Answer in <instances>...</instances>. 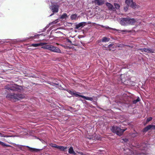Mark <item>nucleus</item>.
Returning a JSON list of instances; mask_svg holds the SVG:
<instances>
[{
	"label": "nucleus",
	"mask_w": 155,
	"mask_h": 155,
	"mask_svg": "<svg viewBox=\"0 0 155 155\" xmlns=\"http://www.w3.org/2000/svg\"><path fill=\"white\" fill-rule=\"evenodd\" d=\"M94 3L96 5L101 6L104 3V0H94Z\"/></svg>",
	"instance_id": "16"
},
{
	"label": "nucleus",
	"mask_w": 155,
	"mask_h": 155,
	"mask_svg": "<svg viewBox=\"0 0 155 155\" xmlns=\"http://www.w3.org/2000/svg\"><path fill=\"white\" fill-rule=\"evenodd\" d=\"M110 129L111 131L119 136L123 135L124 132L127 130V128L122 129L119 126L113 125L110 126Z\"/></svg>",
	"instance_id": "3"
},
{
	"label": "nucleus",
	"mask_w": 155,
	"mask_h": 155,
	"mask_svg": "<svg viewBox=\"0 0 155 155\" xmlns=\"http://www.w3.org/2000/svg\"><path fill=\"white\" fill-rule=\"evenodd\" d=\"M146 48H141L139 49L142 52H145L146 50Z\"/></svg>",
	"instance_id": "38"
},
{
	"label": "nucleus",
	"mask_w": 155,
	"mask_h": 155,
	"mask_svg": "<svg viewBox=\"0 0 155 155\" xmlns=\"http://www.w3.org/2000/svg\"><path fill=\"white\" fill-rule=\"evenodd\" d=\"M67 42H69V43H70L71 44H72V41L69 39H68L67 40Z\"/></svg>",
	"instance_id": "42"
},
{
	"label": "nucleus",
	"mask_w": 155,
	"mask_h": 155,
	"mask_svg": "<svg viewBox=\"0 0 155 155\" xmlns=\"http://www.w3.org/2000/svg\"><path fill=\"white\" fill-rule=\"evenodd\" d=\"M136 22V19L133 18H131L128 17V25H134Z\"/></svg>",
	"instance_id": "14"
},
{
	"label": "nucleus",
	"mask_w": 155,
	"mask_h": 155,
	"mask_svg": "<svg viewBox=\"0 0 155 155\" xmlns=\"http://www.w3.org/2000/svg\"><path fill=\"white\" fill-rule=\"evenodd\" d=\"M0 145L3 147H8V146L4 143L0 141Z\"/></svg>",
	"instance_id": "35"
},
{
	"label": "nucleus",
	"mask_w": 155,
	"mask_h": 155,
	"mask_svg": "<svg viewBox=\"0 0 155 155\" xmlns=\"http://www.w3.org/2000/svg\"><path fill=\"white\" fill-rule=\"evenodd\" d=\"M147 143H136L134 145V148L133 150L129 148L124 149V153L127 155H155L153 153H148L146 154L144 153V150L148 147Z\"/></svg>",
	"instance_id": "1"
},
{
	"label": "nucleus",
	"mask_w": 155,
	"mask_h": 155,
	"mask_svg": "<svg viewBox=\"0 0 155 155\" xmlns=\"http://www.w3.org/2000/svg\"><path fill=\"white\" fill-rule=\"evenodd\" d=\"M114 45V44H109L108 45V48H110L113 45Z\"/></svg>",
	"instance_id": "43"
},
{
	"label": "nucleus",
	"mask_w": 155,
	"mask_h": 155,
	"mask_svg": "<svg viewBox=\"0 0 155 155\" xmlns=\"http://www.w3.org/2000/svg\"><path fill=\"white\" fill-rule=\"evenodd\" d=\"M152 119V118L151 117H150L147 118L146 120V123L147 124Z\"/></svg>",
	"instance_id": "36"
},
{
	"label": "nucleus",
	"mask_w": 155,
	"mask_h": 155,
	"mask_svg": "<svg viewBox=\"0 0 155 155\" xmlns=\"http://www.w3.org/2000/svg\"><path fill=\"white\" fill-rule=\"evenodd\" d=\"M50 84L52 86H58L62 88L61 86V85H59V83H54L53 82H50Z\"/></svg>",
	"instance_id": "28"
},
{
	"label": "nucleus",
	"mask_w": 155,
	"mask_h": 155,
	"mask_svg": "<svg viewBox=\"0 0 155 155\" xmlns=\"http://www.w3.org/2000/svg\"><path fill=\"white\" fill-rule=\"evenodd\" d=\"M106 5L109 10L113 11H115V8L110 3L107 2L106 3Z\"/></svg>",
	"instance_id": "15"
},
{
	"label": "nucleus",
	"mask_w": 155,
	"mask_h": 155,
	"mask_svg": "<svg viewBox=\"0 0 155 155\" xmlns=\"http://www.w3.org/2000/svg\"><path fill=\"white\" fill-rule=\"evenodd\" d=\"M3 16V15L1 13H0V17H2Z\"/></svg>",
	"instance_id": "45"
},
{
	"label": "nucleus",
	"mask_w": 155,
	"mask_h": 155,
	"mask_svg": "<svg viewBox=\"0 0 155 155\" xmlns=\"http://www.w3.org/2000/svg\"><path fill=\"white\" fill-rule=\"evenodd\" d=\"M77 17V15L76 14H73L71 16L70 18L72 20H75Z\"/></svg>",
	"instance_id": "27"
},
{
	"label": "nucleus",
	"mask_w": 155,
	"mask_h": 155,
	"mask_svg": "<svg viewBox=\"0 0 155 155\" xmlns=\"http://www.w3.org/2000/svg\"><path fill=\"white\" fill-rule=\"evenodd\" d=\"M58 146L59 145H53V146H52V147L56 148L58 149Z\"/></svg>",
	"instance_id": "41"
},
{
	"label": "nucleus",
	"mask_w": 155,
	"mask_h": 155,
	"mask_svg": "<svg viewBox=\"0 0 155 155\" xmlns=\"http://www.w3.org/2000/svg\"><path fill=\"white\" fill-rule=\"evenodd\" d=\"M45 35H44L43 34L35 35L34 36H30L29 38H27L25 39V40H27L29 39L33 40L35 39H39L40 36H45Z\"/></svg>",
	"instance_id": "13"
},
{
	"label": "nucleus",
	"mask_w": 155,
	"mask_h": 155,
	"mask_svg": "<svg viewBox=\"0 0 155 155\" xmlns=\"http://www.w3.org/2000/svg\"><path fill=\"white\" fill-rule=\"evenodd\" d=\"M123 76H124V75H122L121 76V82L123 83L124 84H126V79L124 78H122L123 77Z\"/></svg>",
	"instance_id": "34"
},
{
	"label": "nucleus",
	"mask_w": 155,
	"mask_h": 155,
	"mask_svg": "<svg viewBox=\"0 0 155 155\" xmlns=\"http://www.w3.org/2000/svg\"><path fill=\"white\" fill-rule=\"evenodd\" d=\"M133 2V0H126L125 3L128 6Z\"/></svg>",
	"instance_id": "32"
},
{
	"label": "nucleus",
	"mask_w": 155,
	"mask_h": 155,
	"mask_svg": "<svg viewBox=\"0 0 155 155\" xmlns=\"http://www.w3.org/2000/svg\"><path fill=\"white\" fill-rule=\"evenodd\" d=\"M0 136L1 137H12L11 136H5L4 135V134L1 133H0Z\"/></svg>",
	"instance_id": "37"
},
{
	"label": "nucleus",
	"mask_w": 155,
	"mask_h": 155,
	"mask_svg": "<svg viewBox=\"0 0 155 155\" xmlns=\"http://www.w3.org/2000/svg\"><path fill=\"white\" fill-rule=\"evenodd\" d=\"M99 25L101 26L102 28H105L106 29L116 31H117V32L119 33H120L122 32H126L127 31V30H120L117 29L115 28H110L108 26H104L103 25Z\"/></svg>",
	"instance_id": "8"
},
{
	"label": "nucleus",
	"mask_w": 155,
	"mask_h": 155,
	"mask_svg": "<svg viewBox=\"0 0 155 155\" xmlns=\"http://www.w3.org/2000/svg\"><path fill=\"white\" fill-rule=\"evenodd\" d=\"M68 153L71 154H73L74 155H76V153L74 150L73 148L72 147H71L68 150Z\"/></svg>",
	"instance_id": "21"
},
{
	"label": "nucleus",
	"mask_w": 155,
	"mask_h": 155,
	"mask_svg": "<svg viewBox=\"0 0 155 155\" xmlns=\"http://www.w3.org/2000/svg\"><path fill=\"white\" fill-rule=\"evenodd\" d=\"M140 98L138 97H137V99L136 100H134L133 101V104H136L137 102L140 101Z\"/></svg>",
	"instance_id": "30"
},
{
	"label": "nucleus",
	"mask_w": 155,
	"mask_h": 155,
	"mask_svg": "<svg viewBox=\"0 0 155 155\" xmlns=\"http://www.w3.org/2000/svg\"><path fill=\"white\" fill-rule=\"evenodd\" d=\"M48 27H49V25H47L46 26L45 28H44L42 29V31L43 32L45 31L46 29L47 28H48Z\"/></svg>",
	"instance_id": "40"
},
{
	"label": "nucleus",
	"mask_w": 155,
	"mask_h": 155,
	"mask_svg": "<svg viewBox=\"0 0 155 155\" xmlns=\"http://www.w3.org/2000/svg\"><path fill=\"white\" fill-rule=\"evenodd\" d=\"M17 41H18L17 39H0V44H2L5 43L15 44L17 42Z\"/></svg>",
	"instance_id": "7"
},
{
	"label": "nucleus",
	"mask_w": 155,
	"mask_h": 155,
	"mask_svg": "<svg viewBox=\"0 0 155 155\" xmlns=\"http://www.w3.org/2000/svg\"><path fill=\"white\" fill-rule=\"evenodd\" d=\"M121 142L124 143H128L129 142V140L127 138H123L121 140Z\"/></svg>",
	"instance_id": "29"
},
{
	"label": "nucleus",
	"mask_w": 155,
	"mask_h": 155,
	"mask_svg": "<svg viewBox=\"0 0 155 155\" xmlns=\"http://www.w3.org/2000/svg\"><path fill=\"white\" fill-rule=\"evenodd\" d=\"M110 40L109 38L106 37H103L101 40V41L103 42H106L109 41Z\"/></svg>",
	"instance_id": "23"
},
{
	"label": "nucleus",
	"mask_w": 155,
	"mask_h": 155,
	"mask_svg": "<svg viewBox=\"0 0 155 155\" xmlns=\"http://www.w3.org/2000/svg\"><path fill=\"white\" fill-rule=\"evenodd\" d=\"M79 97H81L82 98L84 99L87 100H89L90 101H92L93 100V98L92 97H86L81 95H80Z\"/></svg>",
	"instance_id": "19"
},
{
	"label": "nucleus",
	"mask_w": 155,
	"mask_h": 155,
	"mask_svg": "<svg viewBox=\"0 0 155 155\" xmlns=\"http://www.w3.org/2000/svg\"><path fill=\"white\" fill-rule=\"evenodd\" d=\"M83 155H88V154L87 153H85Z\"/></svg>",
	"instance_id": "46"
},
{
	"label": "nucleus",
	"mask_w": 155,
	"mask_h": 155,
	"mask_svg": "<svg viewBox=\"0 0 155 155\" xmlns=\"http://www.w3.org/2000/svg\"><path fill=\"white\" fill-rule=\"evenodd\" d=\"M79 153L81 155H83L84 154V153L82 152H79Z\"/></svg>",
	"instance_id": "44"
},
{
	"label": "nucleus",
	"mask_w": 155,
	"mask_h": 155,
	"mask_svg": "<svg viewBox=\"0 0 155 155\" xmlns=\"http://www.w3.org/2000/svg\"><path fill=\"white\" fill-rule=\"evenodd\" d=\"M128 17L126 18H122L120 21V24L124 26H128Z\"/></svg>",
	"instance_id": "11"
},
{
	"label": "nucleus",
	"mask_w": 155,
	"mask_h": 155,
	"mask_svg": "<svg viewBox=\"0 0 155 155\" xmlns=\"http://www.w3.org/2000/svg\"><path fill=\"white\" fill-rule=\"evenodd\" d=\"M46 44L45 42H41L39 43H34L31 44V46L34 47H38L41 46Z\"/></svg>",
	"instance_id": "18"
},
{
	"label": "nucleus",
	"mask_w": 155,
	"mask_h": 155,
	"mask_svg": "<svg viewBox=\"0 0 155 155\" xmlns=\"http://www.w3.org/2000/svg\"><path fill=\"white\" fill-rule=\"evenodd\" d=\"M49 50L54 52L59 53H61V51L59 48L57 47L54 46L52 45H51Z\"/></svg>",
	"instance_id": "9"
},
{
	"label": "nucleus",
	"mask_w": 155,
	"mask_h": 155,
	"mask_svg": "<svg viewBox=\"0 0 155 155\" xmlns=\"http://www.w3.org/2000/svg\"><path fill=\"white\" fill-rule=\"evenodd\" d=\"M145 52L148 53H154V50L152 48H146Z\"/></svg>",
	"instance_id": "20"
},
{
	"label": "nucleus",
	"mask_w": 155,
	"mask_h": 155,
	"mask_svg": "<svg viewBox=\"0 0 155 155\" xmlns=\"http://www.w3.org/2000/svg\"><path fill=\"white\" fill-rule=\"evenodd\" d=\"M155 130V125L152 124L149 125L144 128L142 131L143 133H145L148 130Z\"/></svg>",
	"instance_id": "10"
},
{
	"label": "nucleus",
	"mask_w": 155,
	"mask_h": 155,
	"mask_svg": "<svg viewBox=\"0 0 155 155\" xmlns=\"http://www.w3.org/2000/svg\"><path fill=\"white\" fill-rule=\"evenodd\" d=\"M81 43L82 44V41H81Z\"/></svg>",
	"instance_id": "48"
},
{
	"label": "nucleus",
	"mask_w": 155,
	"mask_h": 155,
	"mask_svg": "<svg viewBox=\"0 0 155 155\" xmlns=\"http://www.w3.org/2000/svg\"><path fill=\"white\" fill-rule=\"evenodd\" d=\"M87 24L85 22H81L75 25V29L81 30L82 28L85 26Z\"/></svg>",
	"instance_id": "12"
},
{
	"label": "nucleus",
	"mask_w": 155,
	"mask_h": 155,
	"mask_svg": "<svg viewBox=\"0 0 155 155\" xmlns=\"http://www.w3.org/2000/svg\"><path fill=\"white\" fill-rule=\"evenodd\" d=\"M18 147L21 150L25 151V149L22 147H25L28 148L29 151L31 152H38L42 150V149H36L35 148H32L28 146H24L20 145H17Z\"/></svg>",
	"instance_id": "6"
},
{
	"label": "nucleus",
	"mask_w": 155,
	"mask_h": 155,
	"mask_svg": "<svg viewBox=\"0 0 155 155\" xmlns=\"http://www.w3.org/2000/svg\"><path fill=\"white\" fill-rule=\"evenodd\" d=\"M98 41L99 43V42H101V41Z\"/></svg>",
	"instance_id": "47"
},
{
	"label": "nucleus",
	"mask_w": 155,
	"mask_h": 155,
	"mask_svg": "<svg viewBox=\"0 0 155 155\" xmlns=\"http://www.w3.org/2000/svg\"><path fill=\"white\" fill-rule=\"evenodd\" d=\"M24 96L20 94H8L6 95V97L12 101H14V100H20L22 99L24 97Z\"/></svg>",
	"instance_id": "5"
},
{
	"label": "nucleus",
	"mask_w": 155,
	"mask_h": 155,
	"mask_svg": "<svg viewBox=\"0 0 155 155\" xmlns=\"http://www.w3.org/2000/svg\"><path fill=\"white\" fill-rule=\"evenodd\" d=\"M114 5L115 6L114 8H115V9H117L118 10L120 8V5L118 4L114 3Z\"/></svg>",
	"instance_id": "33"
},
{
	"label": "nucleus",
	"mask_w": 155,
	"mask_h": 155,
	"mask_svg": "<svg viewBox=\"0 0 155 155\" xmlns=\"http://www.w3.org/2000/svg\"><path fill=\"white\" fill-rule=\"evenodd\" d=\"M5 88L9 91H20L22 89L21 86L16 84H10L6 85Z\"/></svg>",
	"instance_id": "4"
},
{
	"label": "nucleus",
	"mask_w": 155,
	"mask_h": 155,
	"mask_svg": "<svg viewBox=\"0 0 155 155\" xmlns=\"http://www.w3.org/2000/svg\"><path fill=\"white\" fill-rule=\"evenodd\" d=\"M47 44L46 43V44L41 45V46H42L41 48L49 50L51 45H47Z\"/></svg>",
	"instance_id": "24"
},
{
	"label": "nucleus",
	"mask_w": 155,
	"mask_h": 155,
	"mask_svg": "<svg viewBox=\"0 0 155 155\" xmlns=\"http://www.w3.org/2000/svg\"><path fill=\"white\" fill-rule=\"evenodd\" d=\"M67 147H64L62 146H58V149L61 150L65 151H66Z\"/></svg>",
	"instance_id": "22"
},
{
	"label": "nucleus",
	"mask_w": 155,
	"mask_h": 155,
	"mask_svg": "<svg viewBox=\"0 0 155 155\" xmlns=\"http://www.w3.org/2000/svg\"><path fill=\"white\" fill-rule=\"evenodd\" d=\"M67 91L71 95H74L77 97H78L80 94H78L79 93L76 92L75 91H72L70 90H67Z\"/></svg>",
	"instance_id": "17"
},
{
	"label": "nucleus",
	"mask_w": 155,
	"mask_h": 155,
	"mask_svg": "<svg viewBox=\"0 0 155 155\" xmlns=\"http://www.w3.org/2000/svg\"><path fill=\"white\" fill-rule=\"evenodd\" d=\"M48 2L51 3L49 4V8L53 12L49 16L53 15L54 13H57L59 8L63 4V2L61 0H49Z\"/></svg>",
	"instance_id": "2"
},
{
	"label": "nucleus",
	"mask_w": 155,
	"mask_h": 155,
	"mask_svg": "<svg viewBox=\"0 0 155 155\" xmlns=\"http://www.w3.org/2000/svg\"><path fill=\"white\" fill-rule=\"evenodd\" d=\"M131 7L133 8H135L137 7V5L136 3L135 2H134L133 1L132 2V3L129 5Z\"/></svg>",
	"instance_id": "26"
},
{
	"label": "nucleus",
	"mask_w": 155,
	"mask_h": 155,
	"mask_svg": "<svg viewBox=\"0 0 155 155\" xmlns=\"http://www.w3.org/2000/svg\"><path fill=\"white\" fill-rule=\"evenodd\" d=\"M68 16L66 13H64L60 17V19H66L68 17Z\"/></svg>",
	"instance_id": "25"
},
{
	"label": "nucleus",
	"mask_w": 155,
	"mask_h": 155,
	"mask_svg": "<svg viewBox=\"0 0 155 155\" xmlns=\"http://www.w3.org/2000/svg\"><path fill=\"white\" fill-rule=\"evenodd\" d=\"M137 132H135V133H134V134H133L132 135V137H135L136 136H137Z\"/></svg>",
	"instance_id": "39"
},
{
	"label": "nucleus",
	"mask_w": 155,
	"mask_h": 155,
	"mask_svg": "<svg viewBox=\"0 0 155 155\" xmlns=\"http://www.w3.org/2000/svg\"><path fill=\"white\" fill-rule=\"evenodd\" d=\"M58 21V19H57L55 20V21H52L51 22L49 23V25H54L55 24H56Z\"/></svg>",
	"instance_id": "31"
},
{
	"label": "nucleus",
	"mask_w": 155,
	"mask_h": 155,
	"mask_svg": "<svg viewBox=\"0 0 155 155\" xmlns=\"http://www.w3.org/2000/svg\"><path fill=\"white\" fill-rule=\"evenodd\" d=\"M63 90H65V89H63Z\"/></svg>",
	"instance_id": "49"
}]
</instances>
